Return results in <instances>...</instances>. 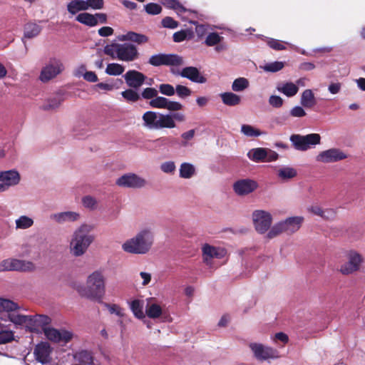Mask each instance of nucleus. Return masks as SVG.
<instances>
[{
	"instance_id": "nucleus-1",
	"label": "nucleus",
	"mask_w": 365,
	"mask_h": 365,
	"mask_svg": "<svg viewBox=\"0 0 365 365\" xmlns=\"http://www.w3.org/2000/svg\"><path fill=\"white\" fill-rule=\"evenodd\" d=\"M93 230L94 226L87 223H83L74 230L68 242L69 252L73 257H80L88 252L96 240Z\"/></svg>"
},
{
	"instance_id": "nucleus-2",
	"label": "nucleus",
	"mask_w": 365,
	"mask_h": 365,
	"mask_svg": "<svg viewBox=\"0 0 365 365\" xmlns=\"http://www.w3.org/2000/svg\"><path fill=\"white\" fill-rule=\"evenodd\" d=\"M75 289L82 297L101 302L106 294V277L101 270H95L88 275L86 284L76 286Z\"/></svg>"
},
{
	"instance_id": "nucleus-3",
	"label": "nucleus",
	"mask_w": 365,
	"mask_h": 365,
	"mask_svg": "<svg viewBox=\"0 0 365 365\" xmlns=\"http://www.w3.org/2000/svg\"><path fill=\"white\" fill-rule=\"evenodd\" d=\"M143 126L148 130H157L163 128H174L176 121L184 122L185 115L178 111L173 113H160L155 111H146L142 116Z\"/></svg>"
},
{
	"instance_id": "nucleus-4",
	"label": "nucleus",
	"mask_w": 365,
	"mask_h": 365,
	"mask_svg": "<svg viewBox=\"0 0 365 365\" xmlns=\"http://www.w3.org/2000/svg\"><path fill=\"white\" fill-rule=\"evenodd\" d=\"M154 232L150 228L139 230L133 237L126 240L121 245L122 250L128 254L145 255L154 244Z\"/></svg>"
},
{
	"instance_id": "nucleus-5",
	"label": "nucleus",
	"mask_w": 365,
	"mask_h": 365,
	"mask_svg": "<svg viewBox=\"0 0 365 365\" xmlns=\"http://www.w3.org/2000/svg\"><path fill=\"white\" fill-rule=\"evenodd\" d=\"M141 95L144 99L150 100L149 106L153 108L165 109L170 112H176L183 109V105L181 103L158 96V91L154 88H145Z\"/></svg>"
},
{
	"instance_id": "nucleus-6",
	"label": "nucleus",
	"mask_w": 365,
	"mask_h": 365,
	"mask_svg": "<svg viewBox=\"0 0 365 365\" xmlns=\"http://www.w3.org/2000/svg\"><path fill=\"white\" fill-rule=\"evenodd\" d=\"M103 51L112 58H117L126 62L133 61L139 56L136 46L128 43L106 45Z\"/></svg>"
},
{
	"instance_id": "nucleus-7",
	"label": "nucleus",
	"mask_w": 365,
	"mask_h": 365,
	"mask_svg": "<svg viewBox=\"0 0 365 365\" xmlns=\"http://www.w3.org/2000/svg\"><path fill=\"white\" fill-rule=\"evenodd\" d=\"M304 222L302 216H292L275 223L267 233V239L274 238L282 233L292 235L297 232Z\"/></svg>"
},
{
	"instance_id": "nucleus-8",
	"label": "nucleus",
	"mask_w": 365,
	"mask_h": 365,
	"mask_svg": "<svg viewBox=\"0 0 365 365\" xmlns=\"http://www.w3.org/2000/svg\"><path fill=\"white\" fill-rule=\"evenodd\" d=\"M227 256V252L223 247L210 244H204L202 246V261L209 268L215 269L220 266V264H216L215 260L225 259Z\"/></svg>"
},
{
	"instance_id": "nucleus-9",
	"label": "nucleus",
	"mask_w": 365,
	"mask_h": 365,
	"mask_svg": "<svg viewBox=\"0 0 365 365\" xmlns=\"http://www.w3.org/2000/svg\"><path fill=\"white\" fill-rule=\"evenodd\" d=\"M289 140L297 150L307 151L321 143V136L318 133H310L306 135L292 134Z\"/></svg>"
},
{
	"instance_id": "nucleus-10",
	"label": "nucleus",
	"mask_w": 365,
	"mask_h": 365,
	"mask_svg": "<svg viewBox=\"0 0 365 365\" xmlns=\"http://www.w3.org/2000/svg\"><path fill=\"white\" fill-rule=\"evenodd\" d=\"M63 70L64 66L60 59L56 58H51L42 68L39 79L43 83L48 82L61 73Z\"/></svg>"
},
{
	"instance_id": "nucleus-11",
	"label": "nucleus",
	"mask_w": 365,
	"mask_h": 365,
	"mask_svg": "<svg viewBox=\"0 0 365 365\" xmlns=\"http://www.w3.org/2000/svg\"><path fill=\"white\" fill-rule=\"evenodd\" d=\"M254 357L260 361H267L279 358V352L277 349L265 346L261 343L251 342L249 344Z\"/></svg>"
},
{
	"instance_id": "nucleus-12",
	"label": "nucleus",
	"mask_w": 365,
	"mask_h": 365,
	"mask_svg": "<svg viewBox=\"0 0 365 365\" xmlns=\"http://www.w3.org/2000/svg\"><path fill=\"white\" fill-rule=\"evenodd\" d=\"M115 184L124 188L141 189L146 187L148 182L147 180L134 173H128L118 178Z\"/></svg>"
},
{
	"instance_id": "nucleus-13",
	"label": "nucleus",
	"mask_w": 365,
	"mask_h": 365,
	"mask_svg": "<svg viewBox=\"0 0 365 365\" xmlns=\"http://www.w3.org/2000/svg\"><path fill=\"white\" fill-rule=\"evenodd\" d=\"M36 269L35 264L31 261L9 258L0 263V272L20 271L30 272Z\"/></svg>"
},
{
	"instance_id": "nucleus-14",
	"label": "nucleus",
	"mask_w": 365,
	"mask_h": 365,
	"mask_svg": "<svg viewBox=\"0 0 365 365\" xmlns=\"http://www.w3.org/2000/svg\"><path fill=\"white\" fill-rule=\"evenodd\" d=\"M252 220L255 228L258 233H268L272 222V215L267 211L258 210L252 213Z\"/></svg>"
},
{
	"instance_id": "nucleus-15",
	"label": "nucleus",
	"mask_w": 365,
	"mask_h": 365,
	"mask_svg": "<svg viewBox=\"0 0 365 365\" xmlns=\"http://www.w3.org/2000/svg\"><path fill=\"white\" fill-rule=\"evenodd\" d=\"M148 63L153 66H181L184 64L183 58L176 54L158 53L150 57Z\"/></svg>"
},
{
	"instance_id": "nucleus-16",
	"label": "nucleus",
	"mask_w": 365,
	"mask_h": 365,
	"mask_svg": "<svg viewBox=\"0 0 365 365\" xmlns=\"http://www.w3.org/2000/svg\"><path fill=\"white\" fill-rule=\"evenodd\" d=\"M259 187L258 182L251 178L237 180L232 185L234 192L240 197L247 196Z\"/></svg>"
},
{
	"instance_id": "nucleus-17",
	"label": "nucleus",
	"mask_w": 365,
	"mask_h": 365,
	"mask_svg": "<svg viewBox=\"0 0 365 365\" xmlns=\"http://www.w3.org/2000/svg\"><path fill=\"white\" fill-rule=\"evenodd\" d=\"M347 158L345 152L339 148H329L320 152L316 156V160L322 163H333Z\"/></svg>"
},
{
	"instance_id": "nucleus-18",
	"label": "nucleus",
	"mask_w": 365,
	"mask_h": 365,
	"mask_svg": "<svg viewBox=\"0 0 365 365\" xmlns=\"http://www.w3.org/2000/svg\"><path fill=\"white\" fill-rule=\"evenodd\" d=\"M43 333L48 340L55 343L65 344L73 338V334L65 329L58 330L54 328L45 327Z\"/></svg>"
},
{
	"instance_id": "nucleus-19",
	"label": "nucleus",
	"mask_w": 365,
	"mask_h": 365,
	"mask_svg": "<svg viewBox=\"0 0 365 365\" xmlns=\"http://www.w3.org/2000/svg\"><path fill=\"white\" fill-rule=\"evenodd\" d=\"M51 322V318L46 315H29L26 328L31 331H38L41 328L43 329L44 327L48 325Z\"/></svg>"
},
{
	"instance_id": "nucleus-20",
	"label": "nucleus",
	"mask_w": 365,
	"mask_h": 365,
	"mask_svg": "<svg viewBox=\"0 0 365 365\" xmlns=\"http://www.w3.org/2000/svg\"><path fill=\"white\" fill-rule=\"evenodd\" d=\"M52 349L47 342L38 344L34 351V354L36 361L41 364H48L51 361L50 354Z\"/></svg>"
},
{
	"instance_id": "nucleus-21",
	"label": "nucleus",
	"mask_w": 365,
	"mask_h": 365,
	"mask_svg": "<svg viewBox=\"0 0 365 365\" xmlns=\"http://www.w3.org/2000/svg\"><path fill=\"white\" fill-rule=\"evenodd\" d=\"M21 180V175L16 170H9L0 172V181L2 185L6 186V190L9 187L17 185Z\"/></svg>"
},
{
	"instance_id": "nucleus-22",
	"label": "nucleus",
	"mask_w": 365,
	"mask_h": 365,
	"mask_svg": "<svg viewBox=\"0 0 365 365\" xmlns=\"http://www.w3.org/2000/svg\"><path fill=\"white\" fill-rule=\"evenodd\" d=\"M127 85L130 88H140L144 83L146 76L137 71L130 70L123 76Z\"/></svg>"
},
{
	"instance_id": "nucleus-23",
	"label": "nucleus",
	"mask_w": 365,
	"mask_h": 365,
	"mask_svg": "<svg viewBox=\"0 0 365 365\" xmlns=\"http://www.w3.org/2000/svg\"><path fill=\"white\" fill-rule=\"evenodd\" d=\"M178 75L197 83H205L207 81V79L200 74L199 70L194 66L185 67L178 73Z\"/></svg>"
},
{
	"instance_id": "nucleus-24",
	"label": "nucleus",
	"mask_w": 365,
	"mask_h": 365,
	"mask_svg": "<svg viewBox=\"0 0 365 365\" xmlns=\"http://www.w3.org/2000/svg\"><path fill=\"white\" fill-rule=\"evenodd\" d=\"M50 217L57 223L64 224L66 222H74L78 221L81 218V214L78 212L66 211L53 213Z\"/></svg>"
},
{
	"instance_id": "nucleus-25",
	"label": "nucleus",
	"mask_w": 365,
	"mask_h": 365,
	"mask_svg": "<svg viewBox=\"0 0 365 365\" xmlns=\"http://www.w3.org/2000/svg\"><path fill=\"white\" fill-rule=\"evenodd\" d=\"M276 88L279 93L289 98L294 96L299 91L297 85L292 82L279 83Z\"/></svg>"
},
{
	"instance_id": "nucleus-26",
	"label": "nucleus",
	"mask_w": 365,
	"mask_h": 365,
	"mask_svg": "<svg viewBox=\"0 0 365 365\" xmlns=\"http://www.w3.org/2000/svg\"><path fill=\"white\" fill-rule=\"evenodd\" d=\"M118 39L121 41H132L138 44L145 43L148 41L146 36L133 31H128L125 34L120 35Z\"/></svg>"
},
{
	"instance_id": "nucleus-27",
	"label": "nucleus",
	"mask_w": 365,
	"mask_h": 365,
	"mask_svg": "<svg viewBox=\"0 0 365 365\" xmlns=\"http://www.w3.org/2000/svg\"><path fill=\"white\" fill-rule=\"evenodd\" d=\"M73 359L81 365H95L94 359L91 351L81 350L73 354Z\"/></svg>"
},
{
	"instance_id": "nucleus-28",
	"label": "nucleus",
	"mask_w": 365,
	"mask_h": 365,
	"mask_svg": "<svg viewBox=\"0 0 365 365\" xmlns=\"http://www.w3.org/2000/svg\"><path fill=\"white\" fill-rule=\"evenodd\" d=\"M42 30L41 26L34 22H29L24 26V38H33L38 36Z\"/></svg>"
},
{
	"instance_id": "nucleus-29",
	"label": "nucleus",
	"mask_w": 365,
	"mask_h": 365,
	"mask_svg": "<svg viewBox=\"0 0 365 365\" xmlns=\"http://www.w3.org/2000/svg\"><path fill=\"white\" fill-rule=\"evenodd\" d=\"M314 94L311 89L304 90L301 96L300 103L307 108H311L316 104Z\"/></svg>"
},
{
	"instance_id": "nucleus-30",
	"label": "nucleus",
	"mask_w": 365,
	"mask_h": 365,
	"mask_svg": "<svg viewBox=\"0 0 365 365\" xmlns=\"http://www.w3.org/2000/svg\"><path fill=\"white\" fill-rule=\"evenodd\" d=\"M222 103L229 106H235L240 103L241 98L232 92H225L220 95Z\"/></svg>"
},
{
	"instance_id": "nucleus-31",
	"label": "nucleus",
	"mask_w": 365,
	"mask_h": 365,
	"mask_svg": "<svg viewBox=\"0 0 365 365\" xmlns=\"http://www.w3.org/2000/svg\"><path fill=\"white\" fill-rule=\"evenodd\" d=\"M68 11L74 15L78 11L88 10L87 3L85 0H72L67 5Z\"/></svg>"
},
{
	"instance_id": "nucleus-32",
	"label": "nucleus",
	"mask_w": 365,
	"mask_h": 365,
	"mask_svg": "<svg viewBox=\"0 0 365 365\" xmlns=\"http://www.w3.org/2000/svg\"><path fill=\"white\" fill-rule=\"evenodd\" d=\"M161 4L165 6L174 9L179 16H182L183 14L191 11L185 9L182 4H180L177 0H159Z\"/></svg>"
},
{
	"instance_id": "nucleus-33",
	"label": "nucleus",
	"mask_w": 365,
	"mask_h": 365,
	"mask_svg": "<svg viewBox=\"0 0 365 365\" xmlns=\"http://www.w3.org/2000/svg\"><path fill=\"white\" fill-rule=\"evenodd\" d=\"M266 148H252L247 153V157L254 162H263L266 159Z\"/></svg>"
},
{
	"instance_id": "nucleus-34",
	"label": "nucleus",
	"mask_w": 365,
	"mask_h": 365,
	"mask_svg": "<svg viewBox=\"0 0 365 365\" xmlns=\"http://www.w3.org/2000/svg\"><path fill=\"white\" fill-rule=\"evenodd\" d=\"M96 17L94 15L89 13H81L76 17V20L79 23L86 26L93 27L98 24Z\"/></svg>"
},
{
	"instance_id": "nucleus-35",
	"label": "nucleus",
	"mask_w": 365,
	"mask_h": 365,
	"mask_svg": "<svg viewBox=\"0 0 365 365\" xmlns=\"http://www.w3.org/2000/svg\"><path fill=\"white\" fill-rule=\"evenodd\" d=\"M29 315L19 314L16 311L12 312L8 315L9 320L16 326L27 327Z\"/></svg>"
},
{
	"instance_id": "nucleus-36",
	"label": "nucleus",
	"mask_w": 365,
	"mask_h": 365,
	"mask_svg": "<svg viewBox=\"0 0 365 365\" xmlns=\"http://www.w3.org/2000/svg\"><path fill=\"white\" fill-rule=\"evenodd\" d=\"M19 309L20 307L16 302L8 299L0 298V312H5L9 314Z\"/></svg>"
},
{
	"instance_id": "nucleus-37",
	"label": "nucleus",
	"mask_w": 365,
	"mask_h": 365,
	"mask_svg": "<svg viewBox=\"0 0 365 365\" xmlns=\"http://www.w3.org/2000/svg\"><path fill=\"white\" fill-rule=\"evenodd\" d=\"M145 313L149 318L157 319L161 316L163 310L159 304L155 303H150L146 306Z\"/></svg>"
},
{
	"instance_id": "nucleus-38",
	"label": "nucleus",
	"mask_w": 365,
	"mask_h": 365,
	"mask_svg": "<svg viewBox=\"0 0 365 365\" xmlns=\"http://www.w3.org/2000/svg\"><path fill=\"white\" fill-rule=\"evenodd\" d=\"M346 258L349 262H351L356 269L359 270L361 263L363 262V257L360 253L356 250H351L346 253Z\"/></svg>"
},
{
	"instance_id": "nucleus-39",
	"label": "nucleus",
	"mask_w": 365,
	"mask_h": 365,
	"mask_svg": "<svg viewBox=\"0 0 365 365\" xmlns=\"http://www.w3.org/2000/svg\"><path fill=\"white\" fill-rule=\"evenodd\" d=\"M14 340V332L5 328L0 323V344H5Z\"/></svg>"
},
{
	"instance_id": "nucleus-40",
	"label": "nucleus",
	"mask_w": 365,
	"mask_h": 365,
	"mask_svg": "<svg viewBox=\"0 0 365 365\" xmlns=\"http://www.w3.org/2000/svg\"><path fill=\"white\" fill-rule=\"evenodd\" d=\"M34 220L26 215H21L15 220L16 230L29 229L34 225Z\"/></svg>"
},
{
	"instance_id": "nucleus-41",
	"label": "nucleus",
	"mask_w": 365,
	"mask_h": 365,
	"mask_svg": "<svg viewBox=\"0 0 365 365\" xmlns=\"http://www.w3.org/2000/svg\"><path fill=\"white\" fill-rule=\"evenodd\" d=\"M130 308L134 316L138 319H143L145 317L143 312V302L142 301L138 299L133 300L130 304Z\"/></svg>"
},
{
	"instance_id": "nucleus-42",
	"label": "nucleus",
	"mask_w": 365,
	"mask_h": 365,
	"mask_svg": "<svg viewBox=\"0 0 365 365\" xmlns=\"http://www.w3.org/2000/svg\"><path fill=\"white\" fill-rule=\"evenodd\" d=\"M195 173V167L188 163H183L180 168V176L182 178H190Z\"/></svg>"
},
{
	"instance_id": "nucleus-43",
	"label": "nucleus",
	"mask_w": 365,
	"mask_h": 365,
	"mask_svg": "<svg viewBox=\"0 0 365 365\" xmlns=\"http://www.w3.org/2000/svg\"><path fill=\"white\" fill-rule=\"evenodd\" d=\"M249 81L243 77L236 78L232 84V89L235 92H241L249 87Z\"/></svg>"
},
{
	"instance_id": "nucleus-44",
	"label": "nucleus",
	"mask_w": 365,
	"mask_h": 365,
	"mask_svg": "<svg viewBox=\"0 0 365 365\" xmlns=\"http://www.w3.org/2000/svg\"><path fill=\"white\" fill-rule=\"evenodd\" d=\"M125 71L123 66L116 63H111L107 65L106 68V73L110 76H119L121 75Z\"/></svg>"
},
{
	"instance_id": "nucleus-45",
	"label": "nucleus",
	"mask_w": 365,
	"mask_h": 365,
	"mask_svg": "<svg viewBox=\"0 0 365 365\" xmlns=\"http://www.w3.org/2000/svg\"><path fill=\"white\" fill-rule=\"evenodd\" d=\"M297 175L295 169L290 167H284L278 170V176L282 180H289Z\"/></svg>"
},
{
	"instance_id": "nucleus-46",
	"label": "nucleus",
	"mask_w": 365,
	"mask_h": 365,
	"mask_svg": "<svg viewBox=\"0 0 365 365\" xmlns=\"http://www.w3.org/2000/svg\"><path fill=\"white\" fill-rule=\"evenodd\" d=\"M241 132L247 137H257L262 135L259 130L247 124H244L241 126Z\"/></svg>"
},
{
	"instance_id": "nucleus-47",
	"label": "nucleus",
	"mask_w": 365,
	"mask_h": 365,
	"mask_svg": "<svg viewBox=\"0 0 365 365\" xmlns=\"http://www.w3.org/2000/svg\"><path fill=\"white\" fill-rule=\"evenodd\" d=\"M284 67V63L281 61H274L268 63L264 66H260L266 72H277L282 70Z\"/></svg>"
},
{
	"instance_id": "nucleus-48",
	"label": "nucleus",
	"mask_w": 365,
	"mask_h": 365,
	"mask_svg": "<svg viewBox=\"0 0 365 365\" xmlns=\"http://www.w3.org/2000/svg\"><path fill=\"white\" fill-rule=\"evenodd\" d=\"M121 96L128 102L134 103L140 99V95L133 89H127L121 92Z\"/></svg>"
},
{
	"instance_id": "nucleus-49",
	"label": "nucleus",
	"mask_w": 365,
	"mask_h": 365,
	"mask_svg": "<svg viewBox=\"0 0 365 365\" xmlns=\"http://www.w3.org/2000/svg\"><path fill=\"white\" fill-rule=\"evenodd\" d=\"M82 204L84 207L91 210H96L98 207L97 200L91 195L83 197L82 198Z\"/></svg>"
},
{
	"instance_id": "nucleus-50",
	"label": "nucleus",
	"mask_w": 365,
	"mask_h": 365,
	"mask_svg": "<svg viewBox=\"0 0 365 365\" xmlns=\"http://www.w3.org/2000/svg\"><path fill=\"white\" fill-rule=\"evenodd\" d=\"M105 307L108 309L111 314H115L119 317H123L125 315L124 309L116 304H105Z\"/></svg>"
},
{
	"instance_id": "nucleus-51",
	"label": "nucleus",
	"mask_w": 365,
	"mask_h": 365,
	"mask_svg": "<svg viewBox=\"0 0 365 365\" xmlns=\"http://www.w3.org/2000/svg\"><path fill=\"white\" fill-rule=\"evenodd\" d=\"M175 93L180 98H186L192 95L190 88L180 84L175 86Z\"/></svg>"
},
{
	"instance_id": "nucleus-52",
	"label": "nucleus",
	"mask_w": 365,
	"mask_h": 365,
	"mask_svg": "<svg viewBox=\"0 0 365 365\" xmlns=\"http://www.w3.org/2000/svg\"><path fill=\"white\" fill-rule=\"evenodd\" d=\"M159 92L166 96H173L175 93V88L169 83H162L158 86Z\"/></svg>"
},
{
	"instance_id": "nucleus-53",
	"label": "nucleus",
	"mask_w": 365,
	"mask_h": 365,
	"mask_svg": "<svg viewBox=\"0 0 365 365\" xmlns=\"http://www.w3.org/2000/svg\"><path fill=\"white\" fill-rule=\"evenodd\" d=\"M121 83L120 80L116 81L115 83L111 82V83H98L95 86L101 90L105 91H112L115 89H118V86H117V82Z\"/></svg>"
},
{
	"instance_id": "nucleus-54",
	"label": "nucleus",
	"mask_w": 365,
	"mask_h": 365,
	"mask_svg": "<svg viewBox=\"0 0 365 365\" xmlns=\"http://www.w3.org/2000/svg\"><path fill=\"white\" fill-rule=\"evenodd\" d=\"M61 104V101L57 98L48 99L42 106V108L46 110H53L58 108Z\"/></svg>"
},
{
	"instance_id": "nucleus-55",
	"label": "nucleus",
	"mask_w": 365,
	"mask_h": 365,
	"mask_svg": "<svg viewBox=\"0 0 365 365\" xmlns=\"http://www.w3.org/2000/svg\"><path fill=\"white\" fill-rule=\"evenodd\" d=\"M356 271V267L351 264L349 261L342 264L339 269V272L344 275H349Z\"/></svg>"
},
{
	"instance_id": "nucleus-56",
	"label": "nucleus",
	"mask_w": 365,
	"mask_h": 365,
	"mask_svg": "<svg viewBox=\"0 0 365 365\" xmlns=\"http://www.w3.org/2000/svg\"><path fill=\"white\" fill-rule=\"evenodd\" d=\"M145 10L148 14L156 15L161 12L162 8L158 4L149 3L145 5Z\"/></svg>"
},
{
	"instance_id": "nucleus-57",
	"label": "nucleus",
	"mask_w": 365,
	"mask_h": 365,
	"mask_svg": "<svg viewBox=\"0 0 365 365\" xmlns=\"http://www.w3.org/2000/svg\"><path fill=\"white\" fill-rule=\"evenodd\" d=\"M267 43V45L274 50L281 51L286 48L283 42L274 38H268Z\"/></svg>"
},
{
	"instance_id": "nucleus-58",
	"label": "nucleus",
	"mask_w": 365,
	"mask_h": 365,
	"mask_svg": "<svg viewBox=\"0 0 365 365\" xmlns=\"http://www.w3.org/2000/svg\"><path fill=\"white\" fill-rule=\"evenodd\" d=\"M175 169L176 166L173 161H166L160 165V170L165 173H173Z\"/></svg>"
},
{
	"instance_id": "nucleus-59",
	"label": "nucleus",
	"mask_w": 365,
	"mask_h": 365,
	"mask_svg": "<svg viewBox=\"0 0 365 365\" xmlns=\"http://www.w3.org/2000/svg\"><path fill=\"white\" fill-rule=\"evenodd\" d=\"M221 41V37L217 33L210 34L205 40V43L209 46H215Z\"/></svg>"
},
{
	"instance_id": "nucleus-60",
	"label": "nucleus",
	"mask_w": 365,
	"mask_h": 365,
	"mask_svg": "<svg viewBox=\"0 0 365 365\" xmlns=\"http://www.w3.org/2000/svg\"><path fill=\"white\" fill-rule=\"evenodd\" d=\"M87 3L88 9H101L103 8V0H86Z\"/></svg>"
},
{
	"instance_id": "nucleus-61",
	"label": "nucleus",
	"mask_w": 365,
	"mask_h": 365,
	"mask_svg": "<svg viewBox=\"0 0 365 365\" xmlns=\"http://www.w3.org/2000/svg\"><path fill=\"white\" fill-rule=\"evenodd\" d=\"M306 112L302 106H294L290 110V115L292 117L302 118L306 115Z\"/></svg>"
},
{
	"instance_id": "nucleus-62",
	"label": "nucleus",
	"mask_w": 365,
	"mask_h": 365,
	"mask_svg": "<svg viewBox=\"0 0 365 365\" xmlns=\"http://www.w3.org/2000/svg\"><path fill=\"white\" fill-rule=\"evenodd\" d=\"M162 24L165 28L175 29L178 24L173 18L167 16L162 20Z\"/></svg>"
},
{
	"instance_id": "nucleus-63",
	"label": "nucleus",
	"mask_w": 365,
	"mask_h": 365,
	"mask_svg": "<svg viewBox=\"0 0 365 365\" xmlns=\"http://www.w3.org/2000/svg\"><path fill=\"white\" fill-rule=\"evenodd\" d=\"M269 103L274 108H280L283 104V99L279 96L272 95L269 98Z\"/></svg>"
},
{
	"instance_id": "nucleus-64",
	"label": "nucleus",
	"mask_w": 365,
	"mask_h": 365,
	"mask_svg": "<svg viewBox=\"0 0 365 365\" xmlns=\"http://www.w3.org/2000/svg\"><path fill=\"white\" fill-rule=\"evenodd\" d=\"M336 216V211L334 209H325L323 210L322 218L325 220H332Z\"/></svg>"
}]
</instances>
